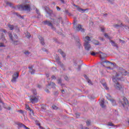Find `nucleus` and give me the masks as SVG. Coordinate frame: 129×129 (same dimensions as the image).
I'll return each mask as SVG.
<instances>
[{
    "label": "nucleus",
    "instance_id": "obj_1",
    "mask_svg": "<svg viewBox=\"0 0 129 129\" xmlns=\"http://www.w3.org/2000/svg\"><path fill=\"white\" fill-rule=\"evenodd\" d=\"M120 78L121 77H119V74L117 73H116L115 76H113L112 78V80L115 83L114 85V87L117 90H121V89H122V85L117 82V80H119Z\"/></svg>",
    "mask_w": 129,
    "mask_h": 129
},
{
    "label": "nucleus",
    "instance_id": "obj_2",
    "mask_svg": "<svg viewBox=\"0 0 129 129\" xmlns=\"http://www.w3.org/2000/svg\"><path fill=\"white\" fill-rule=\"evenodd\" d=\"M17 8L19 10H21L22 11H27V12H30L31 11V8L30 7V5H18Z\"/></svg>",
    "mask_w": 129,
    "mask_h": 129
},
{
    "label": "nucleus",
    "instance_id": "obj_3",
    "mask_svg": "<svg viewBox=\"0 0 129 129\" xmlns=\"http://www.w3.org/2000/svg\"><path fill=\"white\" fill-rule=\"evenodd\" d=\"M122 101H123L121 102L122 106L124 108H126V109H127V107H128L129 106V103L127 99H126V98L124 97H123Z\"/></svg>",
    "mask_w": 129,
    "mask_h": 129
},
{
    "label": "nucleus",
    "instance_id": "obj_4",
    "mask_svg": "<svg viewBox=\"0 0 129 129\" xmlns=\"http://www.w3.org/2000/svg\"><path fill=\"white\" fill-rule=\"evenodd\" d=\"M44 25H47L48 27H50L53 31H56V28L53 26V24L49 21L46 20L43 22Z\"/></svg>",
    "mask_w": 129,
    "mask_h": 129
},
{
    "label": "nucleus",
    "instance_id": "obj_5",
    "mask_svg": "<svg viewBox=\"0 0 129 129\" xmlns=\"http://www.w3.org/2000/svg\"><path fill=\"white\" fill-rule=\"evenodd\" d=\"M56 62H57V64L60 66V67L63 69V70H65V67H64V64L60 61V57L59 56L56 55L55 56Z\"/></svg>",
    "mask_w": 129,
    "mask_h": 129
},
{
    "label": "nucleus",
    "instance_id": "obj_6",
    "mask_svg": "<svg viewBox=\"0 0 129 129\" xmlns=\"http://www.w3.org/2000/svg\"><path fill=\"white\" fill-rule=\"evenodd\" d=\"M84 46L85 47V49L86 51H89L90 49H91V45L89 44V42L86 41V42L84 43Z\"/></svg>",
    "mask_w": 129,
    "mask_h": 129
},
{
    "label": "nucleus",
    "instance_id": "obj_7",
    "mask_svg": "<svg viewBox=\"0 0 129 129\" xmlns=\"http://www.w3.org/2000/svg\"><path fill=\"white\" fill-rule=\"evenodd\" d=\"M26 108L27 109V110H30V116L31 119H34V117H33V116L34 115V111H33V109H31V108L29 106V105L26 104Z\"/></svg>",
    "mask_w": 129,
    "mask_h": 129
},
{
    "label": "nucleus",
    "instance_id": "obj_8",
    "mask_svg": "<svg viewBox=\"0 0 129 129\" xmlns=\"http://www.w3.org/2000/svg\"><path fill=\"white\" fill-rule=\"evenodd\" d=\"M44 10H45L46 13H47L49 16H51L52 14H53V11L50 10V8L47 6L44 7Z\"/></svg>",
    "mask_w": 129,
    "mask_h": 129
},
{
    "label": "nucleus",
    "instance_id": "obj_9",
    "mask_svg": "<svg viewBox=\"0 0 129 129\" xmlns=\"http://www.w3.org/2000/svg\"><path fill=\"white\" fill-rule=\"evenodd\" d=\"M30 97L31 98L30 100L31 102H32V103H36L38 102V98H37L36 97H35V95H32L30 96Z\"/></svg>",
    "mask_w": 129,
    "mask_h": 129
},
{
    "label": "nucleus",
    "instance_id": "obj_10",
    "mask_svg": "<svg viewBox=\"0 0 129 129\" xmlns=\"http://www.w3.org/2000/svg\"><path fill=\"white\" fill-rule=\"evenodd\" d=\"M76 29L78 32L81 31L82 33H84V32H85V29L82 28V25L81 24H78L76 27Z\"/></svg>",
    "mask_w": 129,
    "mask_h": 129
},
{
    "label": "nucleus",
    "instance_id": "obj_11",
    "mask_svg": "<svg viewBox=\"0 0 129 129\" xmlns=\"http://www.w3.org/2000/svg\"><path fill=\"white\" fill-rule=\"evenodd\" d=\"M9 38L12 41V42H13V44L14 45H18L19 44V41H15L14 40V39H13V34H12V33H9Z\"/></svg>",
    "mask_w": 129,
    "mask_h": 129
},
{
    "label": "nucleus",
    "instance_id": "obj_12",
    "mask_svg": "<svg viewBox=\"0 0 129 129\" xmlns=\"http://www.w3.org/2000/svg\"><path fill=\"white\" fill-rule=\"evenodd\" d=\"M8 28H9L10 30H13L15 28V29H16V31H17V32H20V29H19V28H18V27H16V28H15V26H14V25H11V24H8Z\"/></svg>",
    "mask_w": 129,
    "mask_h": 129
},
{
    "label": "nucleus",
    "instance_id": "obj_13",
    "mask_svg": "<svg viewBox=\"0 0 129 129\" xmlns=\"http://www.w3.org/2000/svg\"><path fill=\"white\" fill-rule=\"evenodd\" d=\"M110 43H111V44L113 47H115V48H116V49H118V45L115 42H114L113 40H110Z\"/></svg>",
    "mask_w": 129,
    "mask_h": 129
},
{
    "label": "nucleus",
    "instance_id": "obj_14",
    "mask_svg": "<svg viewBox=\"0 0 129 129\" xmlns=\"http://www.w3.org/2000/svg\"><path fill=\"white\" fill-rule=\"evenodd\" d=\"M118 74H119V77L121 78V76H120V74H121L122 75H127L128 74V72H127L126 71L123 70L122 72H121L120 73H117Z\"/></svg>",
    "mask_w": 129,
    "mask_h": 129
},
{
    "label": "nucleus",
    "instance_id": "obj_15",
    "mask_svg": "<svg viewBox=\"0 0 129 129\" xmlns=\"http://www.w3.org/2000/svg\"><path fill=\"white\" fill-rule=\"evenodd\" d=\"M29 69V72H30L31 74H35V72H36L35 70L33 69V66L28 67Z\"/></svg>",
    "mask_w": 129,
    "mask_h": 129
},
{
    "label": "nucleus",
    "instance_id": "obj_16",
    "mask_svg": "<svg viewBox=\"0 0 129 129\" xmlns=\"http://www.w3.org/2000/svg\"><path fill=\"white\" fill-rule=\"evenodd\" d=\"M38 39H39L41 44L44 46V45H45V42H44V38L41 36H39Z\"/></svg>",
    "mask_w": 129,
    "mask_h": 129
},
{
    "label": "nucleus",
    "instance_id": "obj_17",
    "mask_svg": "<svg viewBox=\"0 0 129 129\" xmlns=\"http://www.w3.org/2000/svg\"><path fill=\"white\" fill-rule=\"evenodd\" d=\"M99 53H101V54L100 55V57L101 58V59H104V58L106 57V54L102 53L101 51H99L98 54H99Z\"/></svg>",
    "mask_w": 129,
    "mask_h": 129
},
{
    "label": "nucleus",
    "instance_id": "obj_18",
    "mask_svg": "<svg viewBox=\"0 0 129 129\" xmlns=\"http://www.w3.org/2000/svg\"><path fill=\"white\" fill-rule=\"evenodd\" d=\"M58 84H59L60 85H61V86L63 87L64 86V85H65V84H62V79H57V80Z\"/></svg>",
    "mask_w": 129,
    "mask_h": 129
},
{
    "label": "nucleus",
    "instance_id": "obj_19",
    "mask_svg": "<svg viewBox=\"0 0 129 129\" xmlns=\"http://www.w3.org/2000/svg\"><path fill=\"white\" fill-rule=\"evenodd\" d=\"M48 86H51V88H55L56 84L53 82H51L50 84H48Z\"/></svg>",
    "mask_w": 129,
    "mask_h": 129
},
{
    "label": "nucleus",
    "instance_id": "obj_20",
    "mask_svg": "<svg viewBox=\"0 0 129 129\" xmlns=\"http://www.w3.org/2000/svg\"><path fill=\"white\" fill-rule=\"evenodd\" d=\"M91 41V39H90V37L87 36L85 37V40L84 43H86V42H90Z\"/></svg>",
    "mask_w": 129,
    "mask_h": 129
},
{
    "label": "nucleus",
    "instance_id": "obj_21",
    "mask_svg": "<svg viewBox=\"0 0 129 129\" xmlns=\"http://www.w3.org/2000/svg\"><path fill=\"white\" fill-rule=\"evenodd\" d=\"M13 77L14 78H16V79L19 78V73H18V72L15 73L13 75Z\"/></svg>",
    "mask_w": 129,
    "mask_h": 129
},
{
    "label": "nucleus",
    "instance_id": "obj_22",
    "mask_svg": "<svg viewBox=\"0 0 129 129\" xmlns=\"http://www.w3.org/2000/svg\"><path fill=\"white\" fill-rule=\"evenodd\" d=\"M109 100H110V101H111L112 105H113V106L116 105V102H115V100L112 99H109Z\"/></svg>",
    "mask_w": 129,
    "mask_h": 129
},
{
    "label": "nucleus",
    "instance_id": "obj_23",
    "mask_svg": "<svg viewBox=\"0 0 129 129\" xmlns=\"http://www.w3.org/2000/svg\"><path fill=\"white\" fill-rule=\"evenodd\" d=\"M100 105L101 106V107L103 108L104 107V99H102L101 101L100 102Z\"/></svg>",
    "mask_w": 129,
    "mask_h": 129
},
{
    "label": "nucleus",
    "instance_id": "obj_24",
    "mask_svg": "<svg viewBox=\"0 0 129 129\" xmlns=\"http://www.w3.org/2000/svg\"><path fill=\"white\" fill-rule=\"evenodd\" d=\"M103 86L104 87V88L106 89V90H108L109 88L107 87V85H106V83H104L102 84Z\"/></svg>",
    "mask_w": 129,
    "mask_h": 129
},
{
    "label": "nucleus",
    "instance_id": "obj_25",
    "mask_svg": "<svg viewBox=\"0 0 129 129\" xmlns=\"http://www.w3.org/2000/svg\"><path fill=\"white\" fill-rule=\"evenodd\" d=\"M93 44H94V45H99V41H98V40H93Z\"/></svg>",
    "mask_w": 129,
    "mask_h": 129
},
{
    "label": "nucleus",
    "instance_id": "obj_26",
    "mask_svg": "<svg viewBox=\"0 0 129 129\" xmlns=\"http://www.w3.org/2000/svg\"><path fill=\"white\" fill-rule=\"evenodd\" d=\"M88 83H89V85H93V83H92V82L90 79H88L87 81Z\"/></svg>",
    "mask_w": 129,
    "mask_h": 129
},
{
    "label": "nucleus",
    "instance_id": "obj_27",
    "mask_svg": "<svg viewBox=\"0 0 129 129\" xmlns=\"http://www.w3.org/2000/svg\"><path fill=\"white\" fill-rule=\"evenodd\" d=\"M17 78H12L11 82H13V83H15V82H17Z\"/></svg>",
    "mask_w": 129,
    "mask_h": 129
},
{
    "label": "nucleus",
    "instance_id": "obj_28",
    "mask_svg": "<svg viewBox=\"0 0 129 129\" xmlns=\"http://www.w3.org/2000/svg\"><path fill=\"white\" fill-rule=\"evenodd\" d=\"M86 122L87 123V126H89V125H90V124L91 123V121H90V120H87Z\"/></svg>",
    "mask_w": 129,
    "mask_h": 129
},
{
    "label": "nucleus",
    "instance_id": "obj_29",
    "mask_svg": "<svg viewBox=\"0 0 129 129\" xmlns=\"http://www.w3.org/2000/svg\"><path fill=\"white\" fill-rule=\"evenodd\" d=\"M113 26L114 28H118V27H122V25L121 24L120 25H118V24H114L113 25Z\"/></svg>",
    "mask_w": 129,
    "mask_h": 129
},
{
    "label": "nucleus",
    "instance_id": "obj_30",
    "mask_svg": "<svg viewBox=\"0 0 129 129\" xmlns=\"http://www.w3.org/2000/svg\"><path fill=\"white\" fill-rule=\"evenodd\" d=\"M90 53L91 54V55H92V56H95V55H96V54H98V52H90Z\"/></svg>",
    "mask_w": 129,
    "mask_h": 129
},
{
    "label": "nucleus",
    "instance_id": "obj_31",
    "mask_svg": "<svg viewBox=\"0 0 129 129\" xmlns=\"http://www.w3.org/2000/svg\"><path fill=\"white\" fill-rule=\"evenodd\" d=\"M0 32H3V33H7V30L3 28H0Z\"/></svg>",
    "mask_w": 129,
    "mask_h": 129
},
{
    "label": "nucleus",
    "instance_id": "obj_32",
    "mask_svg": "<svg viewBox=\"0 0 129 129\" xmlns=\"http://www.w3.org/2000/svg\"><path fill=\"white\" fill-rule=\"evenodd\" d=\"M32 92L34 95H37V91L36 90V89L32 90Z\"/></svg>",
    "mask_w": 129,
    "mask_h": 129
},
{
    "label": "nucleus",
    "instance_id": "obj_33",
    "mask_svg": "<svg viewBox=\"0 0 129 129\" xmlns=\"http://www.w3.org/2000/svg\"><path fill=\"white\" fill-rule=\"evenodd\" d=\"M52 109H58V107H57L56 105H53L52 106Z\"/></svg>",
    "mask_w": 129,
    "mask_h": 129
},
{
    "label": "nucleus",
    "instance_id": "obj_34",
    "mask_svg": "<svg viewBox=\"0 0 129 129\" xmlns=\"http://www.w3.org/2000/svg\"><path fill=\"white\" fill-rule=\"evenodd\" d=\"M102 63H109V64H112V62L109 61H108V60H105V61H103L102 62Z\"/></svg>",
    "mask_w": 129,
    "mask_h": 129
},
{
    "label": "nucleus",
    "instance_id": "obj_35",
    "mask_svg": "<svg viewBox=\"0 0 129 129\" xmlns=\"http://www.w3.org/2000/svg\"><path fill=\"white\" fill-rule=\"evenodd\" d=\"M51 78L53 80H56V79H57V78L54 75L51 76Z\"/></svg>",
    "mask_w": 129,
    "mask_h": 129
},
{
    "label": "nucleus",
    "instance_id": "obj_36",
    "mask_svg": "<svg viewBox=\"0 0 129 129\" xmlns=\"http://www.w3.org/2000/svg\"><path fill=\"white\" fill-rule=\"evenodd\" d=\"M78 71H80L81 70V65H79L78 68L77 69Z\"/></svg>",
    "mask_w": 129,
    "mask_h": 129
},
{
    "label": "nucleus",
    "instance_id": "obj_37",
    "mask_svg": "<svg viewBox=\"0 0 129 129\" xmlns=\"http://www.w3.org/2000/svg\"><path fill=\"white\" fill-rule=\"evenodd\" d=\"M111 97V96L109 95V94H107V96H106V98H107V99H108V100H109V99H111L110 98Z\"/></svg>",
    "mask_w": 129,
    "mask_h": 129
},
{
    "label": "nucleus",
    "instance_id": "obj_38",
    "mask_svg": "<svg viewBox=\"0 0 129 129\" xmlns=\"http://www.w3.org/2000/svg\"><path fill=\"white\" fill-rule=\"evenodd\" d=\"M78 11L79 12H82V11L83 12H85V10L82 9L81 8H78Z\"/></svg>",
    "mask_w": 129,
    "mask_h": 129
},
{
    "label": "nucleus",
    "instance_id": "obj_39",
    "mask_svg": "<svg viewBox=\"0 0 129 129\" xmlns=\"http://www.w3.org/2000/svg\"><path fill=\"white\" fill-rule=\"evenodd\" d=\"M36 13L38 15V16H40L41 15V14L40 13V11L38 10L37 9H36Z\"/></svg>",
    "mask_w": 129,
    "mask_h": 129
},
{
    "label": "nucleus",
    "instance_id": "obj_40",
    "mask_svg": "<svg viewBox=\"0 0 129 129\" xmlns=\"http://www.w3.org/2000/svg\"><path fill=\"white\" fill-rule=\"evenodd\" d=\"M26 36L27 37V38H30V37H31V34H30V33H29V32H27Z\"/></svg>",
    "mask_w": 129,
    "mask_h": 129
},
{
    "label": "nucleus",
    "instance_id": "obj_41",
    "mask_svg": "<svg viewBox=\"0 0 129 129\" xmlns=\"http://www.w3.org/2000/svg\"><path fill=\"white\" fill-rule=\"evenodd\" d=\"M121 25H122V27H124L126 29H129V27L128 26L123 25L122 23H121Z\"/></svg>",
    "mask_w": 129,
    "mask_h": 129
},
{
    "label": "nucleus",
    "instance_id": "obj_42",
    "mask_svg": "<svg viewBox=\"0 0 129 129\" xmlns=\"http://www.w3.org/2000/svg\"><path fill=\"white\" fill-rule=\"evenodd\" d=\"M24 54L26 55L27 56H29L30 55V52L27 51L24 52Z\"/></svg>",
    "mask_w": 129,
    "mask_h": 129
},
{
    "label": "nucleus",
    "instance_id": "obj_43",
    "mask_svg": "<svg viewBox=\"0 0 129 129\" xmlns=\"http://www.w3.org/2000/svg\"><path fill=\"white\" fill-rule=\"evenodd\" d=\"M61 56H62V57H63V58H65L66 57V54H65V53H64V52L62 51V53H60Z\"/></svg>",
    "mask_w": 129,
    "mask_h": 129
},
{
    "label": "nucleus",
    "instance_id": "obj_44",
    "mask_svg": "<svg viewBox=\"0 0 129 129\" xmlns=\"http://www.w3.org/2000/svg\"><path fill=\"white\" fill-rule=\"evenodd\" d=\"M84 77H85V79L87 80V81L88 80H89V78H88V77H87V76L86 75H84Z\"/></svg>",
    "mask_w": 129,
    "mask_h": 129
},
{
    "label": "nucleus",
    "instance_id": "obj_45",
    "mask_svg": "<svg viewBox=\"0 0 129 129\" xmlns=\"http://www.w3.org/2000/svg\"><path fill=\"white\" fill-rule=\"evenodd\" d=\"M7 5H8V6H9V7H12V6H13V4L10 2H7Z\"/></svg>",
    "mask_w": 129,
    "mask_h": 129
},
{
    "label": "nucleus",
    "instance_id": "obj_46",
    "mask_svg": "<svg viewBox=\"0 0 129 129\" xmlns=\"http://www.w3.org/2000/svg\"><path fill=\"white\" fill-rule=\"evenodd\" d=\"M15 15H16V16H17V17H20V18H23V17H22V16H21V15L19 14V13H15Z\"/></svg>",
    "mask_w": 129,
    "mask_h": 129
},
{
    "label": "nucleus",
    "instance_id": "obj_47",
    "mask_svg": "<svg viewBox=\"0 0 129 129\" xmlns=\"http://www.w3.org/2000/svg\"><path fill=\"white\" fill-rule=\"evenodd\" d=\"M108 125H109L110 126H114V125L111 122H109L108 124Z\"/></svg>",
    "mask_w": 129,
    "mask_h": 129
},
{
    "label": "nucleus",
    "instance_id": "obj_48",
    "mask_svg": "<svg viewBox=\"0 0 129 129\" xmlns=\"http://www.w3.org/2000/svg\"><path fill=\"white\" fill-rule=\"evenodd\" d=\"M18 112H20V113H21V114H24V111H23V110H19Z\"/></svg>",
    "mask_w": 129,
    "mask_h": 129
},
{
    "label": "nucleus",
    "instance_id": "obj_49",
    "mask_svg": "<svg viewBox=\"0 0 129 129\" xmlns=\"http://www.w3.org/2000/svg\"><path fill=\"white\" fill-rule=\"evenodd\" d=\"M0 47H6V45L3 43H0Z\"/></svg>",
    "mask_w": 129,
    "mask_h": 129
},
{
    "label": "nucleus",
    "instance_id": "obj_50",
    "mask_svg": "<svg viewBox=\"0 0 129 129\" xmlns=\"http://www.w3.org/2000/svg\"><path fill=\"white\" fill-rule=\"evenodd\" d=\"M38 125H39L40 128H41V129H45V128H44L43 127H42V126H41V124L38 123Z\"/></svg>",
    "mask_w": 129,
    "mask_h": 129
},
{
    "label": "nucleus",
    "instance_id": "obj_51",
    "mask_svg": "<svg viewBox=\"0 0 129 129\" xmlns=\"http://www.w3.org/2000/svg\"><path fill=\"white\" fill-rule=\"evenodd\" d=\"M119 42H121L122 43V44H124V43H125V41H124V40H121L120 39H119Z\"/></svg>",
    "mask_w": 129,
    "mask_h": 129
},
{
    "label": "nucleus",
    "instance_id": "obj_52",
    "mask_svg": "<svg viewBox=\"0 0 129 129\" xmlns=\"http://www.w3.org/2000/svg\"><path fill=\"white\" fill-rule=\"evenodd\" d=\"M56 8L57 11H61V8L60 7L56 6Z\"/></svg>",
    "mask_w": 129,
    "mask_h": 129
},
{
    "label": "nucleus",
    "instance_id": "obj_53",
    "mask_svg": "<svg viewBox=\"0 0 129 129\" xmlns=\"http://www.w3.org/2000/svg\"><path fill=\"white\" fill-rule=\"evenodd\" d=\"M58 21H61V24H63V21L62 20V17H60L58 19Z\"/></svg>",
    "mask_w": 129,
    "mask_h": 129
},
{
    "label": "nucleus",
    "instance_id": "obj_54",
    "mask_svg": "<svg viewBox=\"0 0 129 129\" xmlns=\"http://www.w3.org/2000/svg\"><path fill=\"white\" fill-rule=\"evenodd\" d=\"M104 36H105V37L106 38H109V37H108V34H107V33H105L104 34Z\"/></svg>",
    "mask_w": 129,
    "mask_h": 129
},
{
    "label": "nucleus",
    "instance_id": "obj_55",
    "mask_svg": "<svg viewBox=\"0 0 129 129\" xmlns=\"http://www.w3.org/2000/svg\"><path fill=\"white\" fill-rule=\"evenodd\" d=\"M58 53H60V54H61L63 52V51L61 49H58Z\"/></svg>",
    "mask_w": 129,
    "mask_h": 129
},
{
    "label": "nucleus",
    "instance_id": "obj_56",
    "mask_svg": "<svg viewBox=\"0 0 129 129\" xmlns=\"http://www.w3.org/2000/svg\"><path fill=\"white\" fill-rule=\"evenodd\" d=\"M61 4H65V0H59Z\"/></svg>",
    "mask_w": 129,
    "mask_h": 129
},
{
    "label": "nucleus",
    "instance_id": "obj_57",
    "mask_svg": "<svg viewBox=\"0 0 129 129\" xmlns=\"http://www.w3.org/2000/svg\"><path fill=\"white\" fill-rule=\"evenodd\" d=\"M64 79H65V80H66L67 81H68V80H69V78H68V77H67V76H66V77H64Z\"/></svg>",
    "mask_w": 129,
    "mask_h": 129
},
{
    "label": "nucleus",
    "instance_id": "obj_58",
    "mask_svg": "<svg viewBox=\"0 0 129 129\" xmlns=\"http://www.w3.org/2000/svg\"><path fill=\"white\" fill-rule=\"evenodd\" d=\"M6 108V109H8V110H11V107H7Z\"/></svg>",
    "mask_w": 129,
    "mask_h": 129
},
{
    "label": "nucleus",
    "instance_id": "obj_59",
    "mask_svg": "<svg viewBox=\"0 0 129 129\" xmlns=\"http://www.w3.org/2000/svg\"><path fill=\"white\" fill-rule=\"evenodd\" d=\"M14 36H15V39H18V35H17V34H15Z\"/></svg>",
    "mask_w": 129,
    "mask_h": 129
},
{
    "label": "nucleus",
    "instance_id": "obj_60",
    "mask_svg": "<svg viewBox=\"0 0 129 129\" xmlns=\"http://www.w3.org/2000/svg\"><path fill=\"white\" fill-rule=\"evenodd\" d=\"M45 91H46V92H47V93H50V91H49V90H48V89H46Z\"/></svg>",
    "mask_w": 129,
    "mask_h": 129
},
{
    "label": "nucleus",
    "instance_id": "obj_61",
    "mask_svg": "<svg viewBox=\"0 0 129 129\" xmlns=\"http://www.w3.org/2000/svg\"><path fill=\"white\" fill-rule=\"evenodd\" d=\"M101 32H104V28L101 27Z\"/></svg>",
    "mask_w": 129,
    "mask_h": 129
},
{
    "label": "nucleus",
    "instance_id": "obj_62",
    "mask_svg": "<svg viewBox=\"0 0 129 129\" xmlns=\"http://www.w3.org/2000/svg\"><path fill=\"white\" fill-rule=\"evenodd\" d=\"M54 94V95H58V92H55Z\"/></svg>",
    "mask_w": 129,
    "mask_h": 129
},
{
    "label": "nucleus",
    "instance_id": "obj_63",
    "mask_svg": "<svg viewBox=\"0 0 129 129\" xmlns=\"http://www.w3.org/2000/svg\"><path fill=\"white\" fill-rule=\"evenodd\" d=\"M77 40L78 42H79V37L78 36L76 37Z\"/></svg>",
    "mask_w": 129,
    "mask_h": 129
},
{
    "label": "nucleus",
    "instance_id": "obj_64",
    "mask_svg": "<svg viewBox=\"0 0 129 129\" xmlns=\"http://www.w3.org/2000/svg\"><path fill=\"white\" fill-rule=\"evenodd\" d=\"M81 129H89V128H88V127H85L83 128V127H82L81 128Z\"/></svg>",
    "mask_w": 129,
    "mask_h": 129
}]
</instances>
